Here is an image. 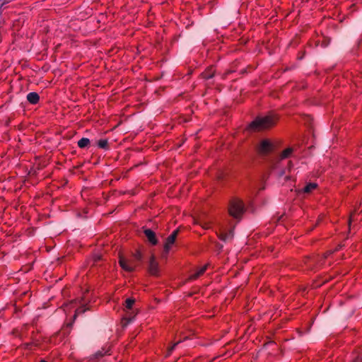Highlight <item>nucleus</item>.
Wrapping results in <instances>:
<instances>
[{
  "label": "nucleus",
  "mask_w": 362,
  "mask_h": 362,
  "mask_svg": "<svg viewBox=\"0 0 362 362\" xmlns=\"http://www.w3.org/2000/svg\"><path fill=\"white\" fill-rule=\"evenodd\" d=\"M277 121V117L274 114L257 117L249 126L252 131H262L273 127Z\"/></svg>",
  "instance_id": "1"
},
{
  "label": "nucleus",
  "mask_w": 362,
  "mask_h": 362,
  "mask_svg": "<svg viewBox=\"0 0 362 362\" xmlns=\"http://www.w3.org/2000/svg\"><path fill=\"white\" fill-rule=\"evenodd\" d=\"M87 297L85 294H83V297L79 299H74L70 301L68 303L64 304V310L66 313L69 308H75L76 306H78L75 310L74 317L76 315L84 313L88 308H84L86 305Z\"/></svg>",
  "instance_id": "2"
},
{
  "label": "nucleus",
  "mask_w": 362,
  "mask_h": 362,
  "mask_svg": "<svg viewBox=\"0 0 362 362\" xmlns=\"http://www.w3.org/2000/svg\"><path fill=\"white\" fill-rule=\"evenodd\" d=\"M245 211L244 204L240 199L234 198L230 200L228 206L229 214L235 218H239Z\"/></svg>",
  "instance_id": "3"
},
{
  "label": "nucleus",
  "mask_w": 362,
  "mask_h": 362,
  "mask_svg": "<svg viewBox=\"0 0 362 362\" xmlns=\"http://www.w3.org/2000/svg\"><path fill=\"white\" fill-rule=\"evenodd\" d=\"M119 264L124 271L128 272L134 271L137 266L134 261L129 260L122 255H119Z\"/></svg>",
  "instance_id": "4"
},
{
  "label": "nucleus",
  "mask_w": 362,
  "mask_h": 362,
  "mask_svg": "<svg viewBox=\"0 0 362 362\" xmlns=\"http://www.w3.org/2000/svg\"><path fill=\"white\" fill-rule=\"evenodd\" d=\"M179 230H174L165 240L164 243V252L168 254L171 249L172 246L174 245L175 240L177 238Z\"/></svg>",
  "instance_id": "5"
},
{
  "label": "nucleus",
  "mask_w": 362,
  "mask_h": 362,
  "mask_svg": "<svg viewBox=\"0 0 362 362\" xmlns=\"http://www.w3.org/2000/svg\"><path fill=\"white\" fill-rule=\"evenodd\" d=\"M272 148V144L267 139L262 140L257 147L259 153L262 154L268 153Z\"/></svg>",
  "instance_id": "6"
},
{
  "label": "nucleus",
  "mask_w": 362,
  "mask_h": 362,
  "mask_svg": "<svg viewBox=\"0 0 362 362\" xmlns=\"http://www.w3.org/2000/svg\"><path fill=\"white\" fill-rule=\"evenodd\" d=\"M292 152H293V148H288L285 149V150L281 153V156H280V157H279V160H278L277 163H276V164L274 165V168L275 170H277V169H279V168H281V167H282V165H283V164H282V163H281V162H282V160H283L284 159H286V158H287L290 157V156L291 155Z\"/></svg>",
  "instance_id": "7"
},
{
  "label": "nucleus",
  "mask_w": 362,
  "mask_h": 362,
  "mask_svg": "<svg viewBox=\"0 0 362 362\" xmlns=\"http://www.w3.org/2000/svg\"><path fill=\"white\" fill-rule=\"evenodd\" d=\"M148 270L152 275H157L158 274V264L154 256H152L150 259Z\"/></svg>",
  "instance_id": "8"
},
{
  "label": "nucleus",
  "mask_w": 362,
  "mask_h": 362,
  "mask_svg": "<svg viewBox=\"0 0 362 362\" xmlns=\"http://www.w3.org/2000/svg\"><path fill=\"white\" fill-rule=\"evenodd\" d=\"M233 236V231L230 230L228 232H226L223 227L219 228V238L223 241L230 240Z\"/></svg>",
  "instance_id": "9"
},
{
  "label": "nucleus",
  "mask_w": 362,
  "mask_h": 362,
  "mask_svg": "<svg viewBox=\"0 0 362 362\" xmlns=\"http://www.w3.org/2000/svg\"><path fill=\"white\" fill-rule=\"evenodd\" d=\"M144 234L146 237L147 238L148 240L152 244V245H156L158 241L156 237L155 233L151 230V229H146L144 230Z\"/></svg>",
  "instance_id": "10"
},
{
  "label": "nucleus",
  "mask_w": 362,
  "mask_h": 362,
  "mask_svg": "<svg viewBox=\"0 0 362 362\" xmlns=\"http://www.w3.org/2000/svg\"><path fill=\"white\" fill-rule=\"evenodd\" d=\"M207 267H208V265L205 264V265L201 267L200 268L197 269L194 273H192L189 276V279L195 280L197 278H199L200 276H202L205 272V271L207 269Z\"/></svg>",
  "instance_id": "11"
},
{
  "label": "nucleus",
  "mask_w": 362,
  "mask_h": 362,
  "mask_svg": "<svg viewBox=\"0 0 362 362\" xmlns=\"http://www.w3.org/2000/svg\"><path fill=\"white\" fill-rule=\"evenodd\" d=\"M27 100L30 103L35 105L39 102L40 96L37 93L31 92L27 95Z\"/></svg>",
  "instance_id": "12"
},
{
  "label": "nucleus",
  "mask_w": 362,
  "mask_h": 362,
  "mask_svg": "<svg viewBox=\"0 0 362 362\" xmlns=\"http://www.w3.org/2000/svg\"><path fill=\"white\" fill-rule=\"evenodd\" d=\"M317 187V185L316 183L310 182L307 184L300 192L309 194L312 192L313 190H315Z\"/></svg>",
  "instance_id": "13"
},
{
  "label": "nucleus",
  "mask_w": 362,
  "mask_h": 362,
  "mask_svg": "<svg viewBox=\"0 0 362 362\" xmlns=\"http://www.w3.org/2000/svg\"><path fill=\"white\" fill-rule=\"evenodd\" d=\"M197 223L199 224L204 229H209L212 226L211 220H201L199 222H197Z\"/></svg>",
  "instance_id": "14"
},
{
  "label": "nucleus",
  "mask_w": 362,
  "mask_h": 362,
  "mask_svg": "<svg viewBox=\"0 0 362 362\" xmlns=\"http://www.w3.org/2000/svg\"><path fill=\"white\" fill-rule=\"evenodd\" d=\"M90 144V140L87 138H82L78 141V147L83 148Z\"/></svg>",
  "instance_id": "15"
},
{
  "label": "nucleus",
  "mask_w": 362,
  "mask_h": 362,
  "mask_svg": "<svg viewBox=\"0 0 362 362\" xmlns=\"http://www.w3.org/2000/svg\"><path fill=\"white\" fill-rule=\"evenodd\" d=\"M134 302H135V300L134 298H127L125 300V304H124L126 309L131 310Z\"/></svg>",
  "instance_id": "16"
},
{
  "label": "nucleus",
  "mask_w": 362,
  "mask_h": 362,
  "mask_svg": "<svg viewBox=\"0 0 362 362\" xmlns=\"http://www.w3.org/2000/svg\"><path fill=\"white\" fill-rule=\"evenodd\" d=\"M98 146L100 148L107 149L108 147V142L106 139H100L98 142Z\"/></svg>",
  "instance_id": "17"
},
{
  "label": "nucleus",
  "mask_w": 362,
  "mask_h": 362,
  "mask_svg": "<svg viewBox=\"0 0 362 362\" xmlns=\"http://www.w3.org/2000/svg\"><path fill=\"white\" fill-rule=\"evenodd\" d=\"M135 257L138 259V260H140L141 259V255L139 252H137L136 254H135Z\"/></svg>",
  "instance_id": "18"
},
{
  "label": "nucleus",
  "mask_w": 362,
  "mask_h": 362,
  "mask_svg": "<svg viewBox=\"0 0 362 362\" xmlns=\"http://www.w3.org/2000/svg\"><path fill=\"white\" fill-rule=\"evenodd\" d=\"M212 76H213V73L212 72H211V74H207V73L204 74V78H211Z\"/></svg>",
  "instance_id": "19"
},
{
  "label": "nucleus",
  "mask_w": 362,
  "mask_h": 362,
  "mask_svg": "<svg viewBox=\"0 0 362 362\" xmlns=\"http://www.w3.org/2000/svg\"><path fill=\"white\" fill-rule=\"evenodd\" d=\"M179 343H180V341H177V343H175V344H174V345L170 348V351H171L174 349V347L175 346V345H176V344H179Z\"/></svg>",
  "instance_id": "20"
},
{
  "label": "nucleus",
  "mask_w": 362,
  "mask_h": 362,
  "mask_svg": "<svg viewBox=\"0 0 362 362\" xmlns=\"http://www.w3.org/2000/svg\"><path fill=\"white\" fill-rule=\"evenodd\" d=\"M284 173H285V172H284V171H281V172L280 173V175H284Z\"/></svg>",
  "instance_id": "21"
},
{
  "label": "nucleus",
  "mask_w": 362,
  "mask_h": 362,
  "mask_svg": "<svg viewBox=\"0 0 362 362\" xmlns=\"http://www.w3.org/2000/svg\"><path fill=\"white\" fill-rule=\"evenodd\" d=\"M291 163H290V162H288V168H291Z\"/></svg>",
  "instance_id": "22"
},
{
  "label": "nucleus",
  "mask_w": 362,
  "mask_h": 362,
  "mask_svg": "<svg viewBox=\"0 0 362 362\" xmlns=\"http://www.w3.org/2000/svg\"><path fill=\"white\" fill-rule=\"evenodd\" d=\"M40 362H47L45 360H41Z\"/></svg>",
  "instance_id": "23"
}]
</instances>
